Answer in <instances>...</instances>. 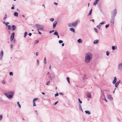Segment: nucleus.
Listing matches in <instances>:
<instances>
[{
  "label": "nucleus",
  "instance_id": "nucleus-1",
  "mask_svg": "<svg viewBox=\"0 0 122 122\" xmlns=\"http://www.w3.org/2000/svg\"><path fill=\"white\" fill-rule=\"evenodd\" d=\"M92 55L90 52H88L86 53L85 58V61L86 63H89L92 60Z\"/></svg>",
  "mask_w": 122,
  "mask_h": 122
},
{
  "label": "nucleus",
  "instance_id": "nucleus-2",
  "mask_svg": "<svg viewBox=\"0 0 122 122\" xmlns=\"http://www.w3.org/2000/svg\"><path fill=\"white\" fill-rule=\"evenodd\" d=\"M35 26L37 28V30L39 34L40 35L41 34V33L40 31L39 30L42 31L44 29V25H42L36 24L35 25Z\"/></svg>",
  "mask_w": 122,
  "mask_h": 122
},
{
  "label": "nucleus",
  "instance_id": "nucleus-3",
  "mask_svg": "<svg viewBox=\"0 0 122 122\" xmlns=\"http://www.w3.org/2000/svg\"><path fill=\"white\" fill-rule=\"evenodd\" d=\"M14 93V91H11L9 92L8 93H5L4 94L8 98L10 99L12 98Z\"/></svg>",
  "mask_w": 122,
  "mask_h": 122
},
{
  "label": "nucleus",
  "instance_id": "nucleus-4",
  "mask_svg": "<svg viewBox=\"0 0 122 122\" xmlns=\"http://www.w3.org/2000/svg\"><path fill=\"white\" fill-rule=\"evenodd\" d=\"M112 11V12L111 17L115 18V16H116L117 13V10L116 9H115L114 10L113 13Z\"/></svg>",
  "mask_w": 122,
  "mask_h": 122
},
{
  "label": "nucleus",
  "instance_id": "nucleus-5",
  "mask_svg": "<svg viewBox=\"0 0 122 122\" xmlns=\"http://www.w3.org/2000/svg\"><path fill=\"white\" fill-rule=\"evenodd\" d=\"M80 22V21L79 20H76L74 22L72 23V26L74 27H76L78 24Z\"/></svg>",
  "mask_w": 122,
  "mask_h": 122
},
{
  "label": "nucleus",
  "instance_id": "nucleus-6",
  "mask_svg": "<svg viewBox=\"0 0 122 122\" xmlns=\"http://www.w3.org/2000/svg\"><path fill=\"white\" fill-rule=\"evenodd\" d=\"M101 94L100 98L102 99H103L105 97V92H104L103 91V90H101Z\"/></svg>",
  "mask_w": 122,
  "mask_h": 122
},
{
  "label": "nucleus",
  "instance_id": "nucleus-7",
  "mask_svg": "<svg viewBox=\"0 0 122 122\" xmlns=\"http://www.w3.org/2000/svg\"><path fill=\"white\" fill-rule=\"evenodd\" d=\"M55 77V75L54 74H51L49 76V78L51 80L53 79Z\"/></svg>",
  "mask_w": 122,
  "mask_h": 122
},
{
  "label": "nucleus",
  "instance_id": "nucleus-8",
  "mask_svg": "<svg viewBox=\"0 0 122 122\" xmlns=\"http://www.w3.org/2000/svg\"><path fill=\"white\" fill-rule=\"evenodd\" d=\"M114 18L111 17V19L110 20V22L112 26H113L114 25Z\"/></svg>",
  "mask_w": 122,
  "mask_h": 122
},
{
  "label": "nucleus",
  "instance_id": "nucleus-9",
  "mask_svg": "<svg viewBox=\"0 0 122 122\" xmlns=\"http://www.w3.org/2000/svg\"><path fill=\"white\" fill-rule=\"evenodd\" d=\"M118 70H122V63H121L119 64L118 67Z\"/></svg>",
  "mask_w": 122,
  "mask_h": 122
},
{
  "label": "nucleus",
  "instance_id": "nucleus-10",
  "mask_svg": "<svg viewBox=\"0 0 122 122\" xmlns=\"http://www.w3.org/2000/svg\"><path fill=\"white\" fill-rule=\"evenodd\" d=\"M3 55V51H1L0 53V59L1 60L2 58Z\"/></svg>",
  "mask_w": 122,
  "mask_h": 122
},
{
  "label": "nucleus",
  "instance_id": "nucleus-11",
  "mask_svg": "<svg viewBox=\"0 0 122 122\" xmlns=\"http://www.w3.org/2000/svg\"><path fill=\"white\" fill-rule=\"evenodd\" d=\"M57 24V22L56 21H55L54 22L53 25V27L54 29L56 27Z\"/></svg>",
  "mask_w": 122,
  "mask_h": 122
},
{
  "label": "nucleus",
  "instance_id": "nucleus-12",
  "mask_svg": "<svg viewBox=\"0 0 122 122\" xmlns=\"http://www.w3.org/2000/svg\"><path fill=\"white\" fill-rule=\"evenodd\" d=\"M107 98L109 100H113V98L112 97L111 95H108L107 94Z\"/></svg>",
  "mask_w": 122,
  "mask_h": 122
},
{
  "label": "nucleus",
  "instance_id": "nucleus-13",
  "mask_svg": "<svg viewBox=\"0 0 122 122\" xmlns=\"http://www.w3.org/2000/svg\"><path fill=\"white\" fill-rule=\"evenodd\" d=\"M121 81L119 80L115 84V86L116 87H118L119 83H120Z\"/></svg>",
  "mask_w": 122,
  "mask_h": 122
},
{
  "label": "nucleus",
  "instance_id": "nucleus-14",
  "mask_svg": "<svg viewBox=\"0 0 122 122\" xmlns=\"http://www.w3.org/2000/svg\"><path fill=\"white\" fill-rule=\"evenodd\" d=\"M117 81V78L116 77H115L114 78V80L112 82V83L113 84L115 83Z\"/></svg>",
  "mask_w": 122,
  "mask_h": 122
},
{
  "label": "nucleus",
  "instance_id": "nucleus-15",
  "mask_svg": "<svg viewBox=\"0 0 122 122\" xmlns=\"http://www.w3.org/2000/svg\"><path fill=\"white\" fill-rule=\"evenodd\" d=\"M99 0H96L94 2L93 5L95 6L97 4Z\"/></svg>",
  "mask_w": 122,
  "mask_h": 122
},
{
  "label": "nucleus",
  "instance_id": "nucleus-16",
  "mask_svg": "<svg viewBox=\"0 0 122 122\" xmlns=\"http://www.w3.org/2000/svg\"><path fill=\"white\" fill-rule=\"evenodd\" d=\"M12 29L13 31L16 28V26L14 25L12 26Z\"/></svg>",
  "mask_w": 122,
  "mask_h": 122
},
{
  "label": "nucleus",
  "instance_id": "nucleus-17",
  "mask_svg": "<svg viewBox=\"0 0 122 122\" xmlns=\"http://www.w3.org/2000/svg\"><path fill=\"white\" fill-rule=\"evenodd\" d=\"M77 42L79 43H82V41L81 39H79L77 40Z\"/></svg>",
  "mask_w": 122,
  "mask_h": 122
},
{
  "label": "nucleus",
  "instance_id": "nucleus-18",
  "mask_svg": "<svg viewBox=\"0 0 122 122\" xmlns=\"http://www.w3.org/2000/svg\"><path fill=\"white\" fill-rule=\"evenodd\" d=\"M70 30L71 31L73 32V33H75V29L73 28H70Z\"/></svg>",
  "mask_w": 122,
  "mask_h": 122
},
{
  "label": "nucleus",
  "instance_id": "nucleus-19",
  "mask_svg": "<svg viewBox=\"0 0 122 122\" xmlns=\"http://www.w3.org/2000/svg\"><path fill=\"white\" fill-rule=\"evenodd\" d=\"M14 15L15 16L18 17V13L17 12H15L14 13Z\"/></svg>",
  "mask_w": 122,
  "mask_h": 122
},
{
  "label": "nucleus",
  "instance_id": "nucleus-20",
  "mask_svg": "<svg viewBox=\"0 0 122 122\" xmlns=\"http://www.w3.org/2000/svg\"><path fill=\"white\" fill-rule=\"evenodd\" d=\"M99 41V40H95L94 41L93 43L94 44H97L98 43Z\"/></svg>",
  "mask_w": 122,
  "mask_h": 122
},
{
  "label": "nucleus",
  "instance_id": "nucleus-21",
  "mask_svg": "<svg viewBox=\"0 0 122 122\" xmlns=\"http://www.w3.org/2000/svg\"><path fill=\"white\" fill-rule=\"evenodd\" d=\"M85 112L86 114H88V115H89L91 113L88 110L85 111Z\"/></svg>",
  "mask_w": 122,
  "mask_h": 122
},
{
  "label": "nucleus",
  "instance_id": "nucleus-22",
  "mask_svg": "<svg viewBox=\"0 0 122 122\" xmlns=\"http://www.w3.org/2000/svg\"><path fill=\"white\" fill-rule=\"evenodd\" d=\"M87 96L88 97L91 98L92 97L91 94L90 93H88L87 94Z\"/></svg>",
  "mask_w": 122,
  "mask_h": 122
},
{
  "label": "nucleus",
  "instance_id": "nucleus-23",
  "mask_svg": "<svg viewBox=\"0 0 122 122\" xmlns=\"http://www.w3.org/2000/svg\"><path fill=\"white\" fill-rule=\"evenodd\" d=\"M92 10V9L90 10V11H89V13L88 14V15H91Z\"/></svg>",
  "mask_w": 122,
  "mask_h": 122
},
{
  "label": "nucleus",
  "instance_id": "nucleus-24",
  "mask_svg": "<svg viewBox=\"0 0 122 122\" xmlns=\"http://www.w3.org/2000/svg\"><path fill=\"white\" fill-rule=\"evenodd\" d=\"M79 110L82 112H83L82 109V108L81 107V105L80 104H79Z\"/></svg>",
  "mask_w": 122,
  "mask_h": 122
},
{
  "label": "nucleus",
  "instance_id": "nucleus-25",
  "mask_svg": "<svg viewBox=\"0 0 122 122\" xmlns=\"http://www.w3.org/2000/svg\"><path fill=\"white\" fill-rule=\"evenodd\" d=\"M103 91H105L107 93H108L110 91L109 90H103Z\"/></svg>",
  "mask_w": 122,
  "mask_h": 122
},
{
  "label": "nucleus",
  "instance_id": "nucleus-26",
  "mask_svg": "<svg viewBox=\"0 0 122 122\" xmlns=\"http://www.w3.org/2000/svg\"><path fill=\"white\" fill-rule=\"evenodd\" d=\"M7 17V15L6 14H5V16H4L3 18V20L4 21H5V19Z\"/></svg>",
  "mask_w": 122,
  "mask_h": 122
},
{
  "label": "nucleus",
  "instance_id": "nucleus-27",
  "mask_svg": "<svg viewBox=\"0 0 122 122\" xmlns=\"http://www.w3.org/2000/svg\"><path fill=\"white\" fill-rule=\"evenodd\" d=\"M66 79H67V81L68 82V83L69 84H70V78H69V77H67Z\"/></svg>",
  "mask_w": 122,
  "mask_h": 122
},
{
  "label": "nucleus",
  "instance_id": "nucleus-28",
  "mask_svg": "<svg viewBox=\"0 0 122 122\" xmlns=\"http://www.w3.org/2000/svg\"><path fill=\"white\" fill-rule=\"evenodd\" d=\"M54 35H56V36L58 35V32L57 31H55L54 32Z\"/></svg>",
  "mask_w": 122,
  "mask_h": 122
},
{
  "label": "nucleus",
  "instance_id": "nucleus-29",
  "mask_svg": "<svg viewBox=\"0 0 122 122\" xmlns=\"http://www.w3.org/2000/svg\"><path fill=\"white\" fill-rule=\"evenodd\" d=\"M68 26L69 27H71L72 26V23H69L68 24Z\"/></svg>",
  "mask_w": 122,
  "mask_h": 122
},
{
  "label": "nucleus",
  "instance_id": "nucleus-30",
  "mask_svg": "<svg viewBox=\"0 0 122 122\" xmlns=\"http://www.w3.org/2000/svg\"><path fill=\"white\" fill-rule=\"evenodd\" d=\"M28 34L27 32H25L24 34V37L25 38Z\"/></svg>",
  "mask_w": 122,
  "mask_h": 122
},
{
  "label": "nucleus",
  "instance_id": "nucleus-31",
  "mask_svg": "<svg viewBox=\"0 0 122 122\" xmlns=\"http://www.w3.org/2000/svg\"><path fill=\"white\" fill-rule=\"evenodd\" d=\"M105 21H103L101 22L99 24H100V25H102L103 24H104L105 23Z\"/></svg>",
  "mask_w": 122,
  "mask_h": 122
},
{
  "label": "nucleus",
  "instance_id": "nucleus-32",
  "mask_svg": "<svg viewBox=\"0 0 122 122\" xmlns=\"http://www.w3.org/2000/svg\"><path fill=\"white\" fill-rule=\"evenodd\" d=\"M17 104L18 105L19 107L20 108L21 107V106L19 104V102H17Z\"/></svg>",
  "mask_w": 122,
  "mask_h": 122
},
{
  "label": "nucleus",
  "instance_id": "nucleus-33",
  "mask_svg": "<svg viewBox=\"0 0 122 122\" xmlns=\"http://www.w3.org/2000/svg\"><path fill=\"white\" fill-rule=\"evenodd\" d=\"M101 26V25H100V24H99V25H98L97 26V27L99 29H100Z\"/></svg>",
  "mask_w": 122,
  "mask_h": 122
},
{
  "label": "nucleus",
  "instance_id": "nucleus-34",
  "mask_svg": "<svg viewBox=\"0 0 122 122\" xmlns=\"http://www.w3.org/2000/svg\"><path fill=\"white\" fill-rule=\"evenodd\" d=\"M116 48H116L114 46H112V50H114Z\"/></svg>",
  "mask_w": 122,
  "mask_h": 122
},
{
  "label": "nucleus",
  "instance_id": "nucleus-35",
  "mask_svg": "<svg viewBox=\"0 0 122 122\" xmlns=\"http://www.w3.org/2000/svg\"><path fill=\"white\" fill-rule=\"evenodd\" d=\"M14 36H15V32H13L12 33L11 36L14 37Z\"/></svg>",
  "mask_w": 122,
  "mask_h": 122
},
{
  "label": "nucleus",
  "instance_id": "nucleus-36",
  "mask_svg": "<svg viewBox=\"0 0 122 122\" xmlns=\"http://www.w3.org/2000/svg\"><path fill=\"white\" fill-rule=\"evenodd\" d=\"M38 99V98H34L33 100V102H35Z\"/></svg>",
  "mask_w": 122,
  "mask_h": 122
},
{
  "label": "nucleus",
  "instance_id": "nucleus-37",
  "mask_svg": "<svg viewBox=\"0 0 122 122\" xmlns=\"http://www.w3.org/2000/svg\"><path fill=\"white\" fill-rule=\"evenodd\" d=\"M94 30L97 33H98V32L97 29L95 28H94Z\"/></svg>",
  "mask_w": 122,
  "mask_h": 122
},
{
  "label": "nucleus",
  "instance_id": "nucleus-38",
  "mask_svg": "<svg viewBox=\"0 0 122 122\" xmlns=\"http://www.w3.org/2000/svg\"><path fill=\"white\" fill-rule=\"evenodd\" d=\"M14 38V37L11 36L10 37V41H12L13 40Z\"/></svg>",
  "mask_w": 122,
  "mask_h": 122
},
{
  "label": "nucleus",
  "instance_id": "nucleus-39",
  "mask_svg": "<svg viewBox=\"0 0 122 122\" xmlns=\"http://www.w3.org/2000/svg\"><path fill=\"white\" fill-rule=\"evenodd\" d=\"M9 74L10 76H12L13 75V72H10L9 73Z\"/></svg>",
  "mask_w": 122,
  "mask_h": 122
},
{
  "label": "nucleus",
  "instance_id": "nucleus-40",
  "mask_svg": "<svg viewBox=\"0 0 122 122\" xmlns=\"http://www.w3.org/2000/svg\"><path fill=\"white\" fill-rule=\"evenodd\" d=\"M7 27H8V29L9 30H10L11 29V26L10 25H8L7 26Z\"/></svg>",
  "mask_w": 122,
  "mask_h": 122
},
{
  "label": "nucleus",
  "instance_id": "nucleus-41",
  "mask_svg": "<svg viewBox=\"0 0 122 122\" xmlns=\"http://www.w3.org/2000/svg\"><path fill=\"white\" fill-rule=\"evenodd\" d=\"M63 42V41L62 40H60L59 41V43L60 44H61V43H62Z\"/></svg>",
  "mask_w": 122,
  "mask_h": 122
},
{
  "label": "nucleus",
  "instance_id": "nucleus-42",
  "mask_svg": "<svg viewBox=\"0 0 122 122\" xmlns=\"http://www.w3.org/2000/svg\"><path fill=\"white\" fill-rule=\"evenodd\" d=\"M54 19L53 18H51L49 19V20L51 22H53L54 20Z\"/></svg>",
  "mask_w": 122,
  "mask_h": 122
},
{
  "label": "nucleus",
  "instance_id": "nucleus-43",
  "mask_svg": "<svg viewBox=\"0 0 122 122\" xmlns=\"http://www.w3.org/2000/svg\"><path fill=\"white\" fill-rule=\"evenodd\" d=\"M59 95V94L57 92L55 94V97H56L58 96Z\"/></svg>",
  "mask_w": 122,
  "mask_h": 122
},
{
  "label": "nucleus",
  "instance_id": "nucleus-44",
  "mask_svg": "<svg viewBox=\"0 0 122 122\" xmlns=\"http://www.w3.org/2000/svg\"><path fill=\"white\" fill-rule=\"evenodd\" d=\"M106 53L107 55V56H108L109 55L110 53L108 51H107L106 52Z\"/></svg>",
  "mask_w": 122,
  "mask_h": 122
},
{
  "label": "nucleus",
  "instance_id": "nucleus-45",
  "mask_svg": "<svg viewBox=\"0 0 122 122\" xmlns=\"http://www.w3.org/2000/svg\"><path fill=\"white\" fill-rule=\"evenodd\" d=\"M109 26V24H107L105 26V27L106 28H108Z\"/></svg>",
  "mask_w": 122,
  "mask_h": 122
},
{
  "label": "nucleus",
  "instance_id": "nucleus-46",
  "mask_svg": "<svg viewBox=\"0 0 122 122\" xmlns=\"http://www.w3.org/2000/svg\"><path fill=\"white\" fill-rule=\"evenodd\" d=\"M3 118L2 116L1 115H0V120H1Z\"/></svg>",
  "mask_w": 122,
  "mask_h": 122
},
{
  "label": "nucleus",
  "instance_id": "nucleus-47",
  "mask_svg": "<svg viewBox=\"0 0 122 122\" xmlns=\"http://www.w3.org/2000/svg\"><path fill=\"white\" fill-rule=\"evenodd\" d=\"M9 24V22H7L5 24L6 26H7L8 25V24Z\"/></svg>",
  "mask_w": 122,
  "mask_h": 122
},
{
  "label": "nucleus",
  "instance_id": "nucleus-48",
  "mask_svg": "<svg viewBox=\"0 0 122 122\" xmlns=\"http://www.w3.org/2000/svg\"><path fill=\"white\" fill-rule=\"evenodd\" d=\"M50 81H47L46 83V85H48L49 83H50Z\"/></svg>",
  "mask_w": 122,
  "mask_h": 122
},
{
  "label": "nucleus",
  "instance_id": "nucleus-49",
  "mask_svg": "<svg viewBox=\"0 0 122 122\" xmlns=\"http://www.w3.org/2000/svg\"><path fill=\"white\" fill-rule=\"evenodd\" d=\"M78 100L79 101V102L80 103V104H81L82 103V102L81 101L80 99L79 98H78Z\"/></svg>",
  "mask_w": 122,
  "mask_h": 122
},
{
  "label": "nucleus",
  "instance_id": "nucleus-50",
  "mask_svg": "<svg viewBox=\"0 0 122 122\" xmlns=\"http://www.w3.org/2000/svg\"><path fill=\"white\" fill-rule=\"evenodd\" d=\"M54 31H55V30H50L49 31V33H51L52 32H54Z\"/></svg>",
  "mask_w": 122,
  "mask_h": 122
},
{
  "label": "nucleus",
  "instance_id": "nucleus-51",
  "mask_svg": "<svg viewBox=\"0 0 122 122\" xmlns=\"http://www.w3.org/2000/svg\"><path fill=\"white\" fill-rule=\"evenodd\" d=\"M10 47L11 49H12L13 47V45L12 44H11L10 45Z\"/></svg>",
  "mask_w": 122,
  "mask_h": 122
},
{
  "label": "nucleus",
  "instance_id": "nucleus-52",
  "mask_svg": "<svg viewBox=\"0 0 122 122\" xmlns=\"http://www.w3.org/2000/svg\"><path fill=\"white\" fill-rule=\"evenodd\" d=\"M103 100H105L106 102H107V100L106 99L105 97H104V98H103Z\"/></svg>",
  "mask_w": 122,
  "mask_h": 122
},
{
  "label": "nucleus",
  "instance_id": "nucleus-53",
  "mask_svg": "<svg viewBox=\"0 0 122 122\" xmlns=\"http://www.w3.org/2000/svg\"><path fill=\"white\" fill-rule=\"evenodd\" d=\"M33 106H36L35 102H33Z\"/></svg>",
  "mask_w": 122,
  "mask_h": 122
},
{
  "label": "nucleus",
  "instance_id": "nucleus-54",
  "mask_svg": "<svg viewBox=\"0 0 122 122\" xmlns=\"http://www.w3.org/2000/svg\"><path fill=\"white\" fill-rule=\"evenodd\" d=\"M37 63L38 64V66H39V61L38 60H37Z\"/></svg>",
  "mask_w": 122,
  "mask_h": 122
},
{
  "label": "nucleus",
  "instance_id": "nucleus-55",
  "mask_svg": "<svg viewBox=\"0 0 122 122\" xmlns=\"http://www.w3.org/2000/svg\"><path fill=\"white\" fill-rule=\"evenodd\" d=\"M2 83H3V84H5V81L4 80L3 81H2Z\"/></svg>",
  "mask_w": 122,
  "mask_h": 122
},
{
  "label": "nucleus",
  "instance_id": "nucleus-56",
  "mask_svg": "<svg viewBox=\"0 0 122 122\" xmlns=\"http://www.w3.org/2000/svg\"><path fill=\"white\" fill-rule=\"evenodd\" d=\"M12 5L13 6L11 7V9H14V7L15 6L13 5Z\"/></svg>",
  "mask_w": 122,
  "mask_h": 122
},
{
  "label": "nucleus",
  "instance_id": "nucleus-57",
  "mask_svg": "<svg viewBox=\"0 0 122 122\" xmlns=\"http://www.w3.org/2000/svg\"><path fill=\"white\" fill-rule=\"evenodd\" d=\"M58 102L57 101L56 102H55L53 104V105H56L57 103H58Z\"/></svg>",
  "mask_w": 122,
  "mask_h": 122
},
{
  "label": "nucleus",
  "instance_id": "nucleus-58",
  "mask_svg": "<svg viewBox=\"0 0 122 122\" xmlns=\"http://www.w3.org/2000/svg\"><path fill=\"white\" fill-rule=\"evenodd\" d=\"M28 35L30 36H31L32 35V33H29V34H28Z\"/></svg>",
  "mask_w": 122,
  "mask_h": 122
},
{
  "label": "nucleus",
  "instance_id": "nucleus-59",
  "mask_svg": "<svg viewBox=\"0 0 122 122\" xmlns=\"http://www.w3.org/2000/svg\"><path fill=\"white\" fill-rule=\"evenodd\" d=\"M90 20L91 21H92L93 22H94V20L93 19H92V20Z\"/></svg>",
  "mask_w": 122,
  "mask_h": 122
},
{
  "label": "nucleus",
  "instance_id": "nucleus-60",
  "mask_svg": "<svg viewBox=\"0 0 122 122\" xmlns=\"http://www.w3.org/2000/svg\"><path fill=\"white\" fill-rule=\"evenodd\" d=\"M39 42V41L38 40H36V43H38V42Z\"/></svg>",
  "mask_w": 122,
  "mask_h": 122
},
{
  "label": "nucleus",
  "instance_id": "nucleus-61",
  "mask_svg": "<svg viewBox=\"0 0 122 122\" xmlns=\"http://www.w3.org/2000/svg\"><path fill=\"white\" fill-rule=\"evenodd\" d=\"M54 4L55 5H57L58 3L56 2H54Z\"/></svg>",
  "mask_w": 122,
  "mask_h": 122
},
{
  "label": "nucleus",
  "instance_id": "nucleus-62",
  "mask_svg": "<svg viewBox=\"0 0 122 122\" xmlns=\"http://www.w3.org/2000/svg\"><path fill=\"white\" fill-rule=\"evenodd\" d=\"M38 55V52H36V56H37Z\"/></svg>",
  "mask_w": 122,
  "mask_h": 122
},
{
  "label": "nucleus",
  "instance_id": "nucleus-63",
  "mask_svg": "<svg viewBox=\"0 0 122 122\" xmlns=\"http://www.w3.org/2000/svg\"><path fill=\"white\" fill-rule=\"evenodd\" d=\"M61 45L62 46H63L64 45V43H63Z\"/></svg>",
  "mask_w": 122,
  "mask_h": 122
},
{
  "label": "nucleus",
  "instance_id": "nucleus-64",
  "mask_svg": "<svg viewBox=\"0 0 122 122\" xmlns=\"http://www.w3.org/2000/svg\"><path fill=\"white\" fill-rule=\"evenodd\" d=\"M85 76H84V77H83V80H84L85 79Z\"/></svg>",
  "mask_w": 122,
  "mask_h": 122
}]
</instances>
